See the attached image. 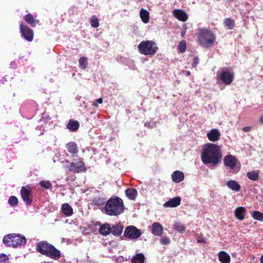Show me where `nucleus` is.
Wrapping results in <instances>:
<instances>
[{
    "mask_svg": "<svg viewBox=\"0 0 263 263\" xmlns=\"http://www.w3.org/2000/svg\"><path fill=\"white\" fill-rule=\"evenodd\" d=\"M222 158L220 147L215 144L206 143L203 147L201 159L204 164L217 165Z\"/></svg>",
    "mask_w": 263,
    "mask_h": 263,
    "instance_id": "nucleus-1",
    "label": "nucleus"
},
{
    "mask_svg": "<svg viewBox=\"0 0 263 263\" xmlns=\"http://www.w3.org/2000/svg\"><path fill=\"white\" fill-rule=\"evenodd\" d=\"M105 210L110 216H118L124 211V205L122 199L118 197H111L106 202Z\"/></svg>",
    "mask_w": 263,
    "mask_h": 263,
    "instance_id": "nucleus-2",
    "label": "nucleus"
},
{
    "mask_svg": "<svg viewBox=\"0 0 263 263\" xmlns=\"http://www.w3.org/2000/svg\"><path fill=\"white\" fill-rule=\"evenodd\" d=\"M197 37L200 45L204 47H210L216 40V36L212 31L203 28L199 29Z\"/></svg>",
    "mask_w": 263,
    "mask_h": 263,
    "instance_id": "nucleus-3",
    "label": "nucleus"
},
{
    "mask_svg": "<svg viewBox=\"0 0 263 263\" xmlns=\"http://www.w3.org/2000/svg\"><path fill=\"white\" fill-rule=\"evenodd\" d=\"M3 243L8 247H17L24 246L26 242V238L20 234L11 233L3 238Z\"/></svg>",
    "mask_w": 263,
    "mask_h": 263,
    "instance_id": "nucleus-4",
    "label": "nucleus"
},
{
    "mask_svg": "<svg viewBox=\"0 0 263 263\" xmlns=\"http://www.w3.org/2000/svg\"><path fill=\"white\" fill-rule=\"evenodd\" d=\"M139 52L145 55L152 56L157 51L158 48L156 43L153 41H143L140 43L138 46Z\"/></svg>",
    "mask_w": 263,
    "mask_h": 263,
    "instance_id": "nucleus-5",
    "label": "nucleus"
},
{
    "mask_svg": "<svg viewBox=\"0 0 263 263\" xmlns=\"http://www.w3.org/2000/svg\"><path fill=\"white\" fill-rule=\"evenodd\" d=\"M98 227L99 230H123L124 229L123 224L121 222L116 223L115 225L112 226V228L110 225L108 223L101 224V223L98 221H91L89 224V228L92 230H97Z\"/></svg>",
    "mask_w": 263,
    "mask_h": 263,
    "instance_id": "nucleus-6",
    "label": "nucleus"
},
{
    "mask_svg": "<svg viewBox=\"0 0 263 263\" xmlns=\"http://www.w3.org/2000/svg\"><path fill=\"white\" fill-rule=\"evenodd\" d=\"M223 163L226 167L230 168V172L232 173L236 174L240 170V167L238 160L234 156L232 155H226L224 157Z\"/></svg>",
    "mask_w": 263,
    "mask_h": 263,
    "instance_id": "nucleus-7",
    "label": "nucleus"
},
{
    "mask_svg": "<svg viewBox=\"0 0 263 263\" xmlns=\"http://www.w3.org/2000/svg\"><path fill=\"white\" fill-rule=\"evenodd\" d=\"M21 197L27 205H31L32 202L31 187L29 185L23 186L20 191Z\"/></svg>",
    "mask_w": 263,
    "mask_h": 263,
    "instance_id": "nucleus-8",
    "label": "nucleus"
},
{
    "mask_svg": "<svg viewBox=\"0 0 263 263\" xmlns=\"http://www.w3.org/2000/svg\"><path fill=\"white\" fill-rule=\"evenodd\" d=\"M20 33L22 36L26 41L31 42L33 39L34 33L33 30L28 26L23 23L20 25Z\"/></svg>",
    "mask_w": 263,
    "mask_h": 263,
    "instance_id": "nucleus-9",
    "label": "nucleus"
},
{
    "mask_svg": "<svg viewBox=\"0 0 263 263\" xmlns=\"http://www.w3.org/2000/svg\"><path fill=\"white\" fill-rule=\"evenodd\" d=\"M220 79L226 85H230L234 80V74L233 72L224 69L220 74Z\"/></svg>",
    "mask_w": 263,
    "mask_h": 263,
    "instance_id": "nucleus-10",
    "label": "nucleus"
},
{
    "mask_svg": "<svg viewBox=\"0 0 263 263\" xmlns=\"http://www.w3.org/2000/svg\"><path fill=\"white\" fill-rule=\"evenodd\" d=\"M68 170L70 172L79 173L81 172H85L86 169L84 163L80 161L77 163L71 162L68 167Z\"/></svg>",
    "mask_w": 263,
    "mask_h": 263,
    "instance_id": "nucleus-11",
    "label": "nucleus"
},
{
    "mask_svg": "<svg viewBox=\"0 0 263 263\" xmlns=\"http://www.w3.org/2000/svg\"><path fill=\"white\" fill-rule=\"evenodd\" d=\"M51 246L52 245L47 241H42L36 244L35 249L38 252L46 256Z\"/></svg>",
    "mask_w": 263,
    "mask_h": 263,
    "instance_id": "nucleus-12",
    "label": "nucleus"
},
{
    "mask_svg": "<svg viewBox=\"0 0 263 263\" xmlns=\"http://www.w3.org/2000/svg\"><path fill=\"white\" fill-rule=\"evenodd\" d=\"M46 256L53 260H58L61 256V253L60 250L52 245Z\"/></svg>",
    "mask_w": 263,
    "mask_h": 263,
    "instance_id": "nucleus-13",
    "label": "nucleus"
},
{
    "mask_svg": "<svg viewBox=\"0 0 263 263\" xmlns=\"http://www.w3.org/2000/svg\"><path fill=\"white\" fill-rule=\"evenodd\" d=\"M220 137V133L218 129L214 128L211 129L208 134L207 137L209 140L212 142H216L219 140Z\"/></svg>",
    "mask_w": 263,
    "mask_h": 263,
    "instance_id": "nucleus-14",
    "label": "nucleus"
},
{
    "mask_svg": "<svg viewBox=\"0 0 263 263\" xmlns=\"http://www.w3.org/2000/svg\"><path fill=\"white\" fill-rule=\"evenodd\" d=\"M173 15L178 20L182 22H185L188 18V15L185 12L180 9H175L173 11Z\"/></svg>",
    "mask_w": 263,
    "mask_h": 263,
    "instance_id": "nucleus-15",
    "label": "nucleus"
},
{
    "mask_svg": "<svg viewBox=\"0 0 263 263\" xmlns=\"http://www.w3.org/2000/svg\"><path fill=\"white\" fill-rule=\"evenodd\" d=\"M181 198L175 197L165 202V207L175 208L180 204Z\"/></svg>",
    "mask_w": 263,
    "mask_h": 263,
    "instance_id": "nucleus-16",
    "label": "nucleus"
},
{
    "mask_svg": "<svg viewBox=\"0 0 263 263\" xmlns=\"http://www.w3.org/2000/svg\"><path fill=\"white\" fill-rule=\"evenodd\" d=\"M184 174L179 171H176L172 174V180L176 183L180 182L184 179Z\"/></svg>",
    "mask_w": 263,
    "mask_h": 263,
    "instance_id": "nucleus-17",
    "label": "nucleus"
},
{
    "mask_svg": "<svg viewBox=\"0 0 263 263\" xmlns=\"http://www.w3.org/2000/svg\"><path fill=\"white\" fill-rule=\"evenodd\" d=\"M24 20L27 23L33 27H35L39 22V21L38 20H35L33 15L30 13L26 14L24 17Z\"/></svg>",
    "mask_w": 263,
    "mask_h": 263,
    "instance_id": "nucleus-18",
    "label": "nucleus"
},
{
    "mask_svg": "<svg viewBox=\"0 0 263 263\" xmlns=\"http://www.w3.org/2000/svg\"><path fill=\"white\" fill-rule=\"evenodd\" d=\"M246 210L244 207L239 206L236 209L235 211V217L240 220H242L245 218V214Z\"/></svg>",
    "mask_w": 263,
    "mask_h": 263,
    "instance_id": "nucleus-19",
    "label": "nucleus"
},
{
    "mask_svg": "<svg viewBox=\"0 0 263 263\" xmlns=\"http://www.w3.org/2000/svg\"><path fill=\"white\" fill-rule=\"evenodd\" d=\"M80 126L79 122L77 120H69L67 127L68 129L72 132H76L78 130Z\"/></svg>",
    "mask_w": 263,
    "mask_h": 263,
    "instance_id": "nucleus-20",
    "label": "nucleus"
},
{
    "mask_svg": "<svg viewBox=\"0 0 263 263\" xmlns=\"http://www.w3.org/2000/svg\"><path fill=\"white\" fill-rule=\"evenodd\" d=\"M66 147L68 152L72 155H75L78 152L77 145L75 142L73 141L67 143Z\"/></svg>",
    "mask_w": 263,
    "mask_h": 263,
    "instance_id": "nucleus-21",
    "label": "nucleus"
},
{
    "mask_svg": "<svg viewBox=\"0 0 263 263\" xmlns=\"http://www.w3.org/2000/svg\"><path fill=\"white\" fill-rule=\"evenodd\" d=\"M218 259L222 263H229L231 260L230 255L224 251H220L218 254Z\"/></svg>",
    "mask_w": 263,
    "mask_h": 263,
    "instance_id": "nucleus-22",
    "label": "nucleus"
},
{
    "mask_svg": "<svg viewBox=\"0 0 263 263\" xmlns=\"http://www.w3.org/2000/svg\"><path fill=\"white\" fill-rule=\"evenodd\" d=\"M124 236L129 239H136L141 235V231H124Z\"/></svg>",
    "mask_w": 263,
    "mask_h": 263,
    "instance_id": "nucleus-23",
    "label": "nucleus"
},
{
    "mask_svg": "<svg viewBox=\"0 0 263 263\" xmlns=\"http://www.w3.org/2000/svg\"><path fill=\"white\" fill-rule=\"evenodd\" d=\"M61 209L64 214L67 216H71L73 213L72 207L68 203H63Z\"/></svg>",
    "mask_w": 263,
    "mask_h": 263,
    "instance_id": "nucleus-24",
    "label": "nucleus"
},
{
    "mask_svg": "<svg viewBox=\"0 0 263 263\" xmlns=\"http://www.w3.org/2000/svg\"><path fill=\"white\" fill-rule=\"evenodd\" d=\"M145 258L142 253H138L132 258V263H145Z\"/></svg>",
    "mask_w": 263,
    "mask_h": 263,
    "instance_id": "nucleus-25",
    "label": "nucleus"
},
{
    "mask_svg": "<svg viewBox=\"0 0 263 263\" xmlns=\"http://www.w3.org/2000/svg\"><path fill=\"white\" fill-rule=\"evenodd\" d=\"M227 186L233 191L238 192L240 190V185L234 180H230L227 183Z\"/></svg>",
    "mask_w": 263,
    "mask_h": 263,
    "instance_id": "nucleus-26",
    "label": "nucleus"
},
{
    "mask_svg": "<svg viewBox=\"0 0 263 263\" xmlns=\"http://www.w3.org/2000/svg\"><path fill=\"white\" fill-rule=\"evenodd\" d=\"M149 13L148 11L145 9H142L140 11V16L144 23H147L149 20Z\"/></svg>",
    "mask_w": 263,
    "mask_h": 263,
    "instance_id": "nucleus-27",
    "label": "nucleus"
},
{
    "mask_svg": "<svg viewBox=\"0 0 263 263\" xmlns=\"http://www.w3.org/2000/svg\"><path fill=\"white\" fill-rule=\"evenodd\" d=\"M125 193L127 197L132 200H134L137 195V191L135 188L127 189Z\"/></svg>",
    "mask_w": 263,
    "mask_h": 263,
    "instance_id": "nucleus-28",
    "label": "nucleus"
},
{
    "mask_svg": "<svg viewBox=\"0 0 263 263\" xmlns=\"http://www.w3.org/2000/svg\"><path fill=\"white\" fill-rule=\"evenodd\" d=\"M259 172H260L258 170L249 172L247 173V176L250 180L256 181L259 179Z\"/></svg>",
    "mask_w": 263,
    "mask_h": 263,
    "instance_id": "nucleus-29",
    "label": "nucleus"
},
{
    "mask_svg": "<svg viewBox=\"0 0 263 263\" xmlns=\"http://www.w3.org/2000/svg\"><path fill=\"white\" fill-rule=\"evenodd\" d=\"M93 204L97 206L98 208H100L105 203V199L101 197H95L92 200Z\"/></svg>",
    "mask_w": 263,
    "mask_h": 263,
    "instance_id": "nucleus-30",
    "label": "nucleus"
},
{
    "mask_svg": "<svg viewBox=\"0 0 263 263\" xmlns=\"http://www.w3.org/2000/svg\"><path fill=\"white\" fill-rule=\"evenodd\" d=\"M79 67L81 69H85L87 67L88 62H87V59L86 57H83L80 58L79 60Z\"/></svg>",
    "mask_w": 263,
    "mask_h": 263,
    "instance_id": "nucleus-31",
    "label": "nucleus"
},
{
    "mask_svg": "<svg viewBox=\"0 0 263 263\" xmlns=\"http://www.w3.org/2000/svg\"><path fill=\"white\" fill-rule=\"evenodd\" d=\"M99 233L103 235V236H107L111 233L114 235L119 236H120L123 231H98Z\"/></svg>",
    "mask_w": 263,
    "mask_h": 263,
    "instance_id": "nucleus-32",
    "label": "nucleus"
},
{
    "mask_svg": "<svg viewBox=\"0 0 263 263\" xmlns=\"http://www.w3.org/2000/svg\"><path fill=\"white\" fill-rule=\"evenodd\" d=\"M41 186L45 189L50 190L52 187V185L49 181L43 180L39 183Z\"/></svg>",
    "mask_w": 263,
    "mask_h": 263,
    "instance_id": "nucleus-33",
    "label": "nucleus"
},
{
    "mask_svg": "<svg viewBox=\"0 0 263 263\" xmlns=\"http://www.w3.org/2000/svg\"><path fill=\"white\" fill-rule=\"evenodd\" d=\"M224 24L229 29H232L234 28V21L230 18H228L224 20Z\"/></svg>",
    "mask_w": 263,
    "mask_h": 263,
    "instance_id": "nucleus-34",
    "label": "nucleus"
},
{
    "mask_svg": "<svg viewBox=\"0 0 263 263\" xmlns=\"http://www.w3.org/2000/svg\"><path fill=\"white\" fill-rule=\"evenodd\" d=\"M90 23L91 26L93 28H97L99 26V20L95 15H93L91 17Z\"/></svg>",
    "mask_w": 263,
    "mask_h": 263,
    "instance_id": "nucleus-35",
    "label": "nucleus"
},
{
    "mask_svg": "<svg viewBox=\"0 0 263 263\" xmlns=\"http://www.w3.org/2000/svg\"><path fill=\"white\" fill-rule=\"evenodd\" d=\"M252 216L254 219L263 221V214L258 211H253Z\"/></svg>",
    "mask_w": 263,
    "mask_h": 263,
    "instance_id": "nucleus-36",
    "label": "nucleus"
},
{
    "mask_svg": "<svg viewBox=\"0 0 263 263\" xmlns=\"http://www.w3.org/2000/svg\"><path fill=\"white\" fill-rule=\"evenodd\" d=\"M8 203L11 206H15L18 204V199L15 196H11L8 199Z\"/></svg>",
    "mask_w": 263,
    "mask_h": 263,
    "instance_id": "nucleus-37",
    "label": "nucleus"
},
{
    "mask_svg": "<svg viewBox=\"0 0 263 263\" xmlns=\"http://www.w3.org/2000/svg\"><path fill=\"white\" fill-rule=\"evenodd\" d=\"M186 43L184 41H181L179 43L178 46V48L179 50L182 53L185 52V51L186 50Z\"/></svg>",
    "mask_w": 263,
    "mask_h": 263,
    "instance_id": "nucleus-38",
    "label": "nucleus"
},
{
    "mask_svg": "<svg viewBox=\"0 0 263 263\" xmlns=\"http://www.w3.org/2000/svg\"><path fill=\"white\" fill-rule=\"evenodd\" d=\"M151 230H163V227L159 223L154 222L152 225Z\"/></svg>",
    "mask_w": 263,
    "mask_h": 263,
    "instance_id": "nucleus-39",
    "label": "nucleus"
},
{
    "mask_svg": "<svg viewBox=\"0 0 263 263\" xmlns=\"http://www.w3.org/2000/svg\"><path fill=\"white\" fill-rule=\"evenodd\" d=\"M9 259L8 256L4 253L0 254V263H6Z\"/></svg>",
    "mask_w": 263,
    "mask_h": 263,
    "instance_id": "nucleus-40",
    "label": "nucleus"
},
{
    "mask_svg": "<svg viewBox=\"0 0 263 263\" xmlns=\"http://www.w3.org/2000/svg\"><path fill=\"white\" fill-rule=\"evenodd\" d=\"M197 241L198 243H206L207 241L206 237L200 235L197 237Z\"/></svg>",
    "mask_w": 263,
    "mask_h": 263,
    "instance_id": "nucleus-41",
    "label": "nucleus"
},
{
    "mask_svg": "<svg viewBox=\"0 0 263 263\" xmlns=\"http://www.w3.org/2000/svg\"><path fill=\"white\" fill-rule=\"evenodd\" d=\"M175 229L176 230H184L185 229V227L183 224L179 222H176L175 224Z\"/></svg>",
    "mask_w": 263,
    "mask_h": 263,
    "instance_id": "nucleus-42",
    "label": "nucleus"
},
{
    "mask_svg": "<svg viewBox=\"0 0 263 263\" xmlns=\"http://www.w3.org/2000/svg\"><path fill=\"white\" fill-rule=\"evenodd\" d=\"M102 103H103V99L102 98H100L95 100V101L92 103V105L95 107H97L98 106L97 103L102 104Z\"/></svg>",
    "mask_w": 263,
    "mask_h": 263,
    "instance_id": "nucleus-43",
    "label": "nucleus"
},
{
    "mask_svg": "<svg viewBox=\"0 0 263 263\" xmlns=\"http://www.w3.org/2000/svg\"><path fill=\"white\" fill-rule=\"evenodd\" d=\"M199 63V60L198 57H194L193 59V62L192 63L193 67H196Z\"/></svg>",
    "mask_w": 263,
    "mask_h": 263,
    "instance_id": "nucleus-44",
    "label": "nucleus"
},
{
    "mask_svg": "<svg viewBox=\"0 0 263 263\" xmlns=\"http://www.w3.org/2000/svg\"><path fill=\"white\" fill-rule=\"evenodd\" d=\"M125 230H139V229H138L136 227H135V226H128L125 229Z\"/></svg>",
    "mask_w": 263,
    "mask_h": 263,
    "instance_id": "nucleus-45",
    "label": "nucleus"
},
{
    "mask_svg": "<svg viewBox=\"0 0 263 263\" xmlns=\"http://www.w3.org/2000/svg\"><path fill=\"white\" fill-rule=\"evenodd\" d=\"M153 233L155 235H161L162 234L163 231H152Z\"/></svg>",
    "mask_w": 263,
    "mask_h": 263,
    "instance_id": "nucleus-46",
    "label": "nucleus"
},
{
    "mask_svg": "<svg viewBox=\"0 0 263 263\" xmlns=\"http://www.w3.org/2000/svg\"><path fill=\"white\" fill-rule=\"evenodd\" d=\"M251 130L250 126H246L242 128V130L245 132H249Z\"/></svg>",
    "mask_w": 263,
    "mask_h": 263,
    "instance_id": "nucleus-47",
    "label": "nucleus"
},
{
    "mask_svg": "<svg viewBox=\"0 0 263 263\" xmlns=\"http://www.w3.org/2000/svg\"><path fill=\"white\" fill-rule=\"evenodd\" d=\"M144 126L145 127H147L148 128L153 127V126L151 125V123L149 122H145L144 124Z\"/></svg>",
    "mask_w": 263,
    "mask_h": 263,
    "instance_id": "nucleus-48",
    "label": "nucleus"
},
{
    "mask_svg": "<svg viewBox=\"0 0 263 263\" xmlns=\"http://www.w3.org/2000/svg\"><path fill=\"white\" fill-rule=\"evenodd\" d=\"M183 73L186 76H189L191 74V72L189 71H183Z\"/></svg>",
    "mask_w": 263,
    "mask_h": 263,
    "instance_id": "nucleus-49",
    "label": "nucleus"
},
{
    "mask_svg": "<svg viewBox=\"0 0 263 263\" xmlns=\"http://www.w3.org/2000/svg\"><path fill=\"white\" fill-rule=\"evenodd\" d=\"M259 121L261 124H263V115L260 117Z\"/></svg>",
    "mask_w": 263,
    "mask_h": 263,
    "instance_id": "nucleus-50",
    "label": "nucleus"
},
{
    "mask_svg": "<svg viewBox=\"0 0 263 263\" xmlns=\"http://www.w3.org/2000/svg\"><path fill=\"white\" fill-rule=\"evenodd\" d=\"M185 33H186L185 30L182 31L181 33L182 36H183L184 35V34H185Z\"/></svg>",
    "mask_w": 263,
    "mask_h": 263,
    "instance_id": "nucleus-51",
    "label": "nucleus"
},
{
    "mask_svg": "<svg viewBox=\"0 0 263 263\" xmlns=\"http://www.w3.org/2000/svg\"><path fill=\"white\" fill-rule=\"evenodd\" d=\"M160 242L162 244L164 245V238H161L160 239Z\"/></svg>",
    "mask_w": 263,
    "mask_h": 263,
    "instance_id": "nucleus-52",
    "label": "nucleus"
},
{
    "mask_svg": "<svg viewBox=\"0 0 263 263\" xmlns=\"http://www.w3.org/2000/svg\"><path fill=\"white\" fill-rule=\"evenodd\" d=\"M169 243V240L165 237V245Z\"/></svg>",
    "mask_w": 263,
    "mask_h": 263,
    "instance_id": "nucleus-53",
    "label": "nucleus"
},
{
    "mask_svg": "<svg viewBox=\"0 0 263 263\" xmlns=\"http://www.w3.org/2000/svg\"><path fill=\"white\" fill-rule=\"evenodd\" d=\"M260 262L261 263H263V254L261 255L260 257Z\"/></svg>",
    "mask_w": 263,
    "mask_h": 263,
    "instance_id": "nucleus-54",
    "label": "nucleus"
},
{
    "mask_svg": "<svg viewBox=\"0 0 263 263\" xmlns=\"http://www.w3.org/2000/svg\"><path fill=\"white\" fill-rule=\"evenodd\" d=\"M96 232H97V233H95V234H97V233H97V232H98V231H96Z\"/></svg>",
    "mask_w": 263,
    "mask_h": 263,
    "instance_id": "nucleus-55",
    "label": "nucleus"
}]
</instances>
